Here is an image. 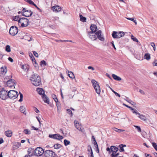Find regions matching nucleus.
I'll list each match as a JSON object with an SVG mask.
<instances>
[{"label":"nucleus","instance_id":"1","mask_svg":"<svg viewBox=\"0 0 157 157\" xmlns=\"http://www.w3.org/2000/svg\"><path fill=\"white\" fill-rule=\"evenodd\" d=\"M30 80L32 83L35 86H38L41 83L40 78L36 74H34L31 75Z\"/></svg>","mask_w":157,"mask_h":157},{"label":"nucleus","instance_id":"2","mask_svg":"<svg viewBox=\"0 0 157 157\" xmlns=\"http://www.w3.org/2000/svg\"><path fill=\"white\" fill-rule=\"evenodd\" d=\"M18 23L19 25H20L22 27H25L29 25V22L28 19L22 17L18 20Z\"/></svg>","mask_w":157,"mask_h":157},{"label":"nucleus","instance_id":"3","mask_svg":"<svg viewBox=\"0 0 157 157\" xmlns=\"http://www.w3.org/2000/svg\"><path fill=\"white\" fill-rule=\"evenodd\" d=\"M111 157H123V156H120L119 153H117L118 148L114 146H111Z\"/></svg>","mask_w":157,"mask_h":157},{"label":"nucleus","instance_id":"4","mask_svg":"<svg viewBox=\"0 0 157 157\" xmlns=\"http://www.w3.org/2000/svg\"><path fill=\"white\" fill-rule=\"evenodd\" d=\"M91 82L96 92L100 95L101 92L100 87L98 82L95 80L93 79L91 81Z\"/></svg>","mask_w":157,"mask_h":157},{"label":"nucleus","instance_id":"5","mask_svg":"<svg viewBox=\"0 0 157 157\" xmlns=\"http://www.w3.org/2000/svg\"><path fill=\"white\" fill-rule=\"evenodd\" d=\"M18 92L14 90H10L8 92V97L10 98L14 99L18 96Z\"/></svg>","mask_w":157,"mask_h":157},{"label":"nucleus","instance_id":"6","mask_svg":"<svg viewBox=\"0 0 157 157\" xmlns=\"http://www.w3.org/2000/svg\"><path fill=\"white\" fill-rule=\"evenodd\" d=\"M124 33L123 32H118L116 31H113L112 33V36L113 38L115 39L116 38H120L124 36Z\"/></svg>","mask_w":157,"mask_h":157},{"label":"nucleus","instance_id":"7","mask_svg":"<svg viewBox=\"0 0 157 157\" xmlns=\"http://www.w3.org/2000/svg\"><path fill=\"white\" fill-rule=\"evenodd\" d=\"M44 152V150L43 148L40 147L36 148L34 151V155L36 156H41Z\"/></svg>","mask_w":157,"mask_h":157},{"label":"nucleus","instance_id":"8","mask_svg":"<svg viewBox=\"0 0 157 157\" xmlns=\"http://www.w3.org/2000/svg\"><path fill=\"white\" fill-rule=\"evenodd\" d=\"M33 12L30 10H27L25 8H23L22 12V14L23 16L26 17H29L32 16Z\"/></svg>","mask_w":157,"mask_h":157},{"label":"nucleus","instance_id":"9","mask_svg":"<svg viewBox=\"0 0 157 157\" xmlns=\"http://www.w3.org/2000/svg\"><path fill=\"white\" fill-rule=\"evenodd\" d=\"M18 32L17 28L14 26H12L9 30L10 34L12 36H14L16 35Z\"/></svg>","mask_w":157,"mask_h":157},{"label":"nucleus","instance_id":"10","mask_svg":"<svg viewBox=\"0 0 157 157\" xmlns=\"http://www.w3.org/2000/svg\"><path fill=\"white\" fill-rule=\"evenodd\" d=\"M46 157H54L56 156L55 152L50 150H47L44 153Z\"/></svg>","mask_w":157,"mask_h":157},{"label":"nucleus","instance_id":"11","mask_svg":"<svg viewBox=\"0 0 157 157\" xmlns=\"http://www.w3.org/2000/svg\"><path fill=\"white\" fill-rule=\"evenodd\" d=\"M8 97L7 92L2 89L0 91V98L2 100H5Z\"/></svg>","mask_w":157,"mask_h":157},{"label":"nucleus","instance_id":"12","mask_svg":"<svg viewBox=\"0 0 157 157\" xmlns=\"http://www.w3.org/2000/svg\"><path fill=\"white\" fill-rule=\"evenodd\" d=\"M49 137L58 140H61L63 138V137L62 136L58 134H50L49 136Z\"/></svg>","mask_w":157,"mask_h":157},{"label":"nucleus","instance_id":"13","mask_svg":"<svg viewBox=\"0 0 157 157\" xmlns=\"http://www.w3.org/2000/svg\"><path fill=\"white\" fill-rule=\"evenodd\" d=\"M74 124L75 128L79 131L82 132H83V129L81 126V124L78 121L75 120Z\"/></svg>","mask_w":157,"mask_h":157},{"label":"nucleus","instance_id":"14","mask_svg":"<svg viewBox=\"0 0 157 157\" xmlns=\"http://www.w3.org/2000/svg\"><path fill=\"white\" fill-rule=\"evenodd\" d=\"M97 38H98L100 40L104 41L105 40L104 38L103 37V34L101 30H99L97 31L96 33Z\"/></svg>","mask_w":157,"mask_h":157},{"label":"nucleus","instance_id":"15","mask_svg":"<svg viewBox=\"0 0 157 157\" xmlns=\"http://www.w3.org/2000/svg\"><path fill=\"white\" fill-rule=\"evenodd\" d=\"M88 34L89 38L92 40H94L97 39V37L95 32H90L88 33Z\"/></svg>","mask_w":157,"mask_h":157},{"label":"nucleus","instance_id":"16","mask_svg":"<svg viewBox=\"0 0 157 157\" xmlns=\"http://www.w3.org/2000/svg\"><path fill=\"white\" fill-rule=\"evenodd\" d=\"M62 9L59 6H55L52 7V10L56 13L60 11Z\"/></svg>","mask_w":157,"mask_h":157},{"label":"nucleus","instance_id":"17","mask_svg":"<svg viewBox=\"0 0 157 157\" xmlns=\"http://www.w3.org/2000/svg\"><path fill=\"white\" fill-rule=\"evenodd\" d=\"M15 84L14 80L12 79H10L7 82V85L9 87L14 86Z\"/></svg>","mask_w":157,"mask_h":157},{"label":"nucleus","instance_id":"18","mask_svg":"<svg viewBox=\"0 0 157 157\" xmlns=\"http://www.w3.org/2000/svg\"><path fill=\"white\" fill-rule=\"evenodd\" d=\"M137 113L139 114H136V115L140 119L144 121H146L147 120V118L144 115L141 114L138 112Z\"/></svg>","mask_w":157,"mask_h":157},{"label":"nucleus","instance_id":"19","mask_svg":"<svg viewBox=\"0 0 157 157\" xmlns=\"http://www.w3.org/2000/svg\"><path fill=\"white\" fill-rule=\"evenodd\" d=\"M35 150L33 149L30 148L28 149V155L31 156H32L33 154L34 155Z\"/></svg>","mask_w":157,"mask_h":157},{"label":"nucleus","instance_id":"20","mask_svg":"<svg viewBox=\"0 0 157 157\" xmlns=\"http://www.w3.org/2000/svg\"><path fill=\"white\" fill-rule=\"evenodd\" d=\"M42 98L44 102L48 104H49V100L48 98L45 94L43 95L42 96Z\"/></svg>","mask_w":157,"mask_h":157},{"label":"nucleus","instance_id":"21","mask_svg":"<svg viewBox=\"0 0 157 157\" xmlns=\"http://www.w3.org/2000/svg\"><path fill=\"white\" fill-rule=\"evenodd\" d=\"M91 32H95L98 30L97 27L96 25L92 24L90 27Z\"/></svg>","mask_w":157,"mask_h":157},{"label":"nucleus","instance_id":"22","mask_svg":"<svg viewBox=\"0 0 157 157\" xmlns=\"http://www.w3.org/2000/svg\"><path fill=\"white\" fill-rule=\"evenodd\" d=\"M37 91L39 94L42 96L44 94V91L42 88H38L37 89Z\"/></svg>","mask_w":157,"mask_h":157},{"label":"nucleus","instance_id":"23","mask_svg":"<svg viewBox=\"0 0 157 157\" xmlns=\"http://www.w3.org/2000/svg\"><path fill=\"white\" fill-rule=\"evenodd\" d=\"M7 72V69L6 67H2L0 69V72L1 74L3 75L6 73Z\"/></svg>","mask_w":157,"mask_h":157},{"label":"nucleus","instance_id":"24","mask_svg":"<svg viewBox=\"0 0 157 157\" xmlns=\"http://www.w3.org/2000/svg\"><path fill=\"white\" fill-rule=\"evenodd\" d=\"M5 135L8 137H10L12 135V132L11 130H8L5 132Z\"/></svg>","mask_w":157,"mask_h":157},{"label":"nucleus","instance_id":"25","mask_svg":"<svg viewBox=\"0 0 157 157\" xmlns=\"http://www.w3.org/2000/svg\"><path fill=\"white\" fill-rule=\"evenodd\" d=\"M20 110L21 112L26 114V109L25 107L24 106H21L20 108Z\"/></svg>","mask_w":157,"mask_h":157},{"label":"nucleus","instance_id":"26","mask_svg":"<svg viewBox=\"0 0 157 157\" xmlns=\"http://www.w3.org/2000/svg\"><path fill=\"white\" fill-rule=\"evenodd\" d=\"M112 76L113 79L117 81H120L121 79V78L120 77L114 74H113L112 75Z\"/></svg>","mask_w":157,"mask_h":157},{"label":"nucleus","instance_id":"27","mask_svg":"<svg viewBox=\"0 0 157 157\" xmlns=\"http://www.w3.org/2000/svg\"><path fill=\"white\" fill-rule=\"evenodd\" d=\"M68 75L69 77L72 79L75 78V76L73 73L71 71H68Z\"/></svg>","mask_w":157,"mask_h":157},{"label":"nucleus","instance_id":"28","mask_svg":"<svg viewBox=\"0 0 157 157\" xmlns=\"http://www.w3.org/2000/svg\"><path fill=\"white\" fill-rule=\"evenodd\" d=\"M29 66L27 64L23 65L22 66L21 68L24 70H28L29 69Z\"/></svg>","mask_w":157,"mask_h":157},{"label":"nucleus","instance_id":"29","mask_svg":"<svg viewBox=\"0 0 157 157\" xmlns=\"http://www.w3.org/2000/svg\"><path fill=\"white\" fill-rule=\"evenodd\" d=\"M124 100L132 105H134L135 104V103L134 102L128 98L127 99H124Z\"/></svg>","mask_w":157,"mask_h":157},{"label":"nucleus","instance_id":"30","mask_svg":"<svg viewBox=\"0 0 157 157\" xmlns=\"http://www.w3.org/2000/svg\"><path fill=\"white\" fill-rule=\"evenodd\" d=\"M52 98H53L54 101L56 102V105L57 106L58 104L57 103V102H58V101L57 98L56 97V96L55 94H52Z\"/></svg>","mask_w":157,"mask_h":157},{"label":"nucleus","instance_id":"31","mask_svg":"<svg viewBox=\"0 0 157 157\" xmlns=\"http://www.w3.org/2000/svg\"><path fill=\"white\" fill-rule=\"evenodd\" d=\"M112 129L115 131L119 133L124 131H125L124 130L116 128H112Z\"/></svg>","mask_w":157,"mask_h":157},{"label":"nucleus","instance_id":"32","mask_svg":"<svg viewBox=\"0 0 157 157\" xmlns=\"http://www.w3.org/2000/svg\"><path fill=\"white\" fill-rule=\"evenodd\" d=\"M79 17L81 21L83 22L86 21V18L85 17H83L82 15H80Z\"/></svg>","mask_w":157,"mask_h":157},{"label":"nucleus","instance_id":"33","mask_svg":"<svg viewBox=\"0 0 157 157\" xmlns=\"http://www.w3.org/2000/svg\"><path fill=\"white\" fill-rule=\"evenodd\" d=\"M124 147H126V145L123 144H120L119 145V147L120 148V151H124V149L123 148Z\"/></svg>","mask_w":157,"mask_h":157},{"label":"nucleus","instance_id":"34","mask_svg":"<svg viewBox=\"0 0 157 157\" xmlns=\"http://www.w3.org/2000/svg\"><path fill=\"white\" fill-rule=\"evenodd\" d=\"M145 59L147 60H149L150 59V54L148 53H146L144 55Z\"/></svg>","mask_w":157,"mask_h":157},{"label":"nucleus","instance_id":"35","mask_svg":"<svg viewBox=\"0 0 157 157\" xmlns=\"http://www.w3.org/2000/svg\"><path fill=\"white\" fill-rule=\"evenodd\" d=\"M129 109L132 111L133 113H135L136 114H139L138 113H137V111L136 109L131 107L130 108H129Z\"/></svg>","mask_w":157,"mask_h":157},{"label":"nucleus","instance_id":"36","mask_svg":"<svg viewBox=\"0 0 157 157\" xmlns=\"http://www.w3.org/2000/svg\"><path fill=\"white\" fill-rule=\"evenodd\" d=\"M70 141L65 139L64 140V143L65 146H66L70 144Z\"/></svg>","mask_w":157,"mask_h":157},{"label":"nucleus","instance_id":"37","mask_svg":"<svg viewBox=\"0 0 157 157\" xmlns=\"http://www.w3.org/2000/svg\"><path fill=\"white\" fill-rule=\"evenodd\" d=\"M46 64H47L46 62L44 60L41 61L40 63V65L41 66H45Z\"/></svg>","mask_w":157,"mask_h":157},{"label":"nucleus","instance_id":"38","mask_svg":"<svg viewBox=\"0 0 157 157\" xmlns=\"http://www.w3.org/2000/svg\"><path fill=\"white\" fill-rule=\"evenodd\" d=\"M131 38L133 41H136L137 42H138V39L136 37H135L132 35H131Z\"/></svg>","mask_w":157,"mask_h":157},{"label":"nucleus","instance_id":"39","mask_svg":"<svg viewBox=\"0 0 157 157\" xmlns=\"http://www.w3.org/2000/svg\"><path fill=\"white\" fill-rule=\"evenodd\" d=\"M6 50L8 52H10V46L9 45H7L6 47Z\"/></svg>","mask_w":157,"mask_h":157},{"label":"nucleus","instance_id":"40","mask_svg":"<svg viewBox=\"0 0 157 157\" xmlns=\"http://www.w3.org/2000/svg\"><path fill=\"white\" fill-rule=\"evenodd\" d=\"M24 132L27 134H30V131L27 129H25L24 131Z\"/></svg>","mask_w":157,"mask_h":157},{"label":"nucleus","instance_id":"41","mask_svg":"<svg viewBox=\"0 0 157 157\" xmlns=\"http://www.w3.org/2000/svg\"><path fill=\"white\" fill-rule=\"evenodd\" d=\"M89 147L90 148L91 150V153L90 155H89V157H94V155L92 152V149L90 145H88V147Z\"/></svg>","mask_w":157,"mask_h":157},{"label":"nucleus","instance_id":"42","mask_svg":"<svg viewBox=\"0 0 157 157\" xmlns=\"http://www.w3.org/2000/svg\"><path fill=\"white\" fill-rule=\"evenodd\" d=\"M20 96V99L19 100V102H21L23 100V94L20 92H19Z\"/></svg>","mask_w":157,"mask_h":157},{"label":"nucleus","instance_id":"43","mask_svg":"<svg viewBox=\"0 0 157 157\" xmlns=\"http://www.w3.org/2000/svg\"><path fill=\"white\" fill-rule=\"evenodd\" d=\"M151 46L153 48L154 51H155V43L154 42H151Z\"/></svg>","mask_w":157,"mask_h":157},{"label":"nucleus","instance_id":"44","mask_svg":"<svg viewBox=\"0 0 157 157\" xmlns=\"http://www.w3.org/2000/svg\"><path fill=\"white\" fill-rule=\"evenodd\" d=\"M134 126L138 130L139 132H141V129L140 126L137 125H134Z\"/></svg>","mask_w":157,"mask_h":157},{"label":"nucleus","instance_id":"45","mask_svg":"<svg viewBox=\"0 0 157 157\" xmlns=\"http://www.w3.org/2000/svg\"><path fill=\"white\" fill-rule=\"evenodd\" d=\"M152 145L154 148L157 151V145L155 143H153Z\"/></svg>","mask_w":157,"mask_h":157},{"label":"nucleus","instance_id":"46","mask_svg":"<svg viewBox=\"0 0 157 157\" xmlns=\"http://www.w3.org/2000/svg\"><path fill=\"white\" fill-rule=\"evenodd\" d=\"M54 147L55 149H59L60 147V145L59 144H55L54 145Z\"/></svg>","mask_w":157,"mask_h":157},{"label":"nucleus","instance_id":"47","mask_svg":"<svg viewBox=\"0 0 157 157\" xmlns=\"http://www.w3.org/2000/svg\"><path fill=\"white\" fill-rule=\"evenodd\" d=\"M67 110L68 113L71 114V116H72V111L69 109H67Z\"/></svg>","mask_w":157,"mask_h":157},{"label":"nucleus","instance_id":"48","mask_svg":"<svg viewBox=\"0 0 157 157\" xmlns=\"http://www.w3.org/2000/svg\"><path fill=\"white\" fill-rule=\"evenodd\" d=\"M106 150L107 151L109 152V154H111V146L110 147V148L109 147H107L106 148Z\"/></svg>","mask_w":157,"mask_h":157},{"label":"nucleus","instance_id":"49","mask_svg":"<svg viewBox=\"0 0 157 157\" xmlns=\"http://www.w3.org/2000/svg\"><path fill=\"white\" fill-rule=\"evenodd\" d=\"M25 1L29 3L30 4L32 5L33 3V2L31 0H24Z\"/></svg>","mask_w":157,"mask_h":157},{"label":"nucleus","instance_id":"50","mask_svg":"<svg viewBox=\"0 0 157 157\" xmlns=\"http://www.w3.org/2000/svg\"><path fill=\"white\" fill-rule=\"evenodd\" d=\"M153 66H157V60H155L152 63Z\"/></svg>","mask_w":157,"mask_h":157},{"label":"nucleus","instance_id":"51","mask_svg":"<svg viewBox=\"0 0 157 157\" xmlns=\"http://www.w3.org/2000/svg\"><path fill=\"white\" fill-rule=\"evenodd\" d=\"M32 5H33L34 6H35L37 9V10H38L40 12L41 11V10L40 8H39L34 2Z\"/></svg>","mask_w":157,"mask_h":157},{"label":"nucleus","instance_id":"52","mask_svg":"<svg viewBox=\"0 0 157 157\" xmlns=\"http://www.w3.org/2000/svg\"><path fill=\"white\" fill-rule=\"evenodd\" d=\"M19 17L18 16H16L14 17L13 18V20L14 21H18V20L19 19Z\"/></svg>","mask_w":157,"mask_h":157},{"label":"nucleus","instance_id":"53","mask_svg":"<svg viewBox=\"0 0 157 157\" xmlns=\"http://www.w3.org/2000/svg\"><path fill=\"white\" fill-rule=\"evenodd\" d=\"M33 54L36 57H38V54L36 52L33 51Z\"/></svg>","mask_w":157,"mask_h":157},{"label":"nucleus","instance_id":"54","mask_svg":"<svg viewBox=\"0 0 157 157\" xmlns=\"http://www.w3.org/2000/svg\"><path fill=\"white\" fill-rule=\"evenodd\" d=\"M56 41H57V42H68V40H56Z\"/></svg>","mask_w":157,"mask_h":157},{"label":"nucleus","instance_id":"55","mask_svg":"<svg viewBox=\"0 0 157 157\" xmlns=\"http://www.w3.org/2000/svg\"><path fill=\"white\" fill-rule=\"evenodd\" d=\"M139 92L141 94H143V95H145V93L142 90H139Z\"/></svg>","mask_w":157,"mask_h":157},{"label":"nucleus","instance_id":"56","mask_svg":"<svg viewBox=\"0 0 157 157\" xmlns=\"http://www.w3.org/2000/svg\"><path fill=\"white\" fill-rule=\"evenodd\" d=\"M88 68L89 69H91L92 71H94V68L91 66L88 67Z\"/></svg>","mask_w":157,"mask_h":157},{"label":"nucleus","instance_id":"57","mask_svg":"<svg viewBox=\"0 0 157 157\" xmlns=\"http://www.w3.org/2000/svg\"><path fill=\"white\" fill-rule=\"evenodd\" d=\"M94 144L95 148L98 147V145L96 141H94Z\"/></svg>","mask_w":157,"mask_h":157},{"label":"nucleus","instance_id":"58","mask_svg":"<svg viewBox=\"0 0 157 157\" xmlns=\"http://www.w3.org/2000/svg\"><path fill=\"white\" fill-rule=\"evenodd\" d=\"M16 146L17 147V148H18L20 146L21 144L19 143H15Z\"/></svg>","mask_w":157,"mask_h":157},{"label":"nucleus","instance_id":"59","mask_svg":"<svg viewBox=\"0 0 157 157\" xmlns=\"http://www.w3.org/2000/svg\"><path fill=\"white\" fill-rule=\"evenodd\" d=\"M126 18L128 20H131V21H133L134 20V18H133V17H132V18H127V17H126Z\"/></svg>","mask_w":157,"mask_h":157},{"label":"nucleus","instance_id":"60","mask_svg":"<svg viewBox=\"0 0 157 157\" xmlns=\"http://www.w3.org/2000/svg\"><path fill=\"white\" fill-rule=\"evenodd\" d=\"M111 44H112V45L113 46V47L115 49V50H116V48H115V45H114V43H113V41H112V42H111Z\"/></svg>","mask_w":157,"mask_h":157},{"label":"nucleus","instance_id":"61","mask_svg":"<svg viewBox=\"0 0 157 157\" xmlns=\"http://www.w3.org/2000/svg\"><path fill=\"white\" fill-rule=\"evenodd\" d=\"M29 55L31 58H33V59L34 56H33L32 54L30 52L29 53Z\"/></svg>","mask_w":157,"mask_h":157},{"label":"nucleus","instance_id":"62","mask_svg":"<svg viewBox=\"0 0 157 157\" xmlns=\"http://www.w3.org/2000/svg\"><path fill=\"white\" fill-rule=\"evenodd\" d=\"M106 75L108 77V78H109L110 79H112V78L108 74V73H106Z\"/></svg>","mask_w":157,"mask_h":157},{"label":"nucleus","instance_id":"63","mask_svg":"<svg viewBox=\"0 0 157 157\" xmlns=\"http://www.w3.org/2000/svg\"><path fill=\"white\" fill-rule=\"evenodd\" d=\"M8 60L9 61H10L11 62H13V59L11 57H10L8 58Z\"/></svg>","mask_w":157,"mask_h":157},{"label":"nucleus","instance_id":"64","mask_svg":"<svg viewBox=\"0 0 157 157\" xmlns=\"http://www.w3.org/2000/svg\"><path fill=\"white\" fill-rule=\"evenodd\" d=\"M145 155L146 157H152L150 155L146 153Z\"/></svg>","mask_w":157,"mask_h":157}]
</instances>
